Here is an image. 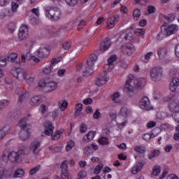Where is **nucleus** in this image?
I'll return each instance as SVG.
<instances>
[{
  "label": "nucleus",
  "instance_id": "obj_33",
  "mask_svg": "<svg viewBox=\"0 0 179 179\" xmlns=\"http://www.w3.org/2000/svg\"><path fill=\"white\" fill-rule=\"evenodd\" d=\"M19 155H29L30 153V150L26 146H22L18 150Z\"/></svg>",
  "mask_w": 179,
  "mask_h": 179
},
{
  "label": "nucleus",
  "instance_id": "obj_31",
  "mask_svg": "<svg viewBox=\"0 0 179 179\" xmlns=\"http://www.w3.org/2000/svg\"><path fill=\"white\" fill-rule=\"evenodd\" d=\"M24 176V171L22 169H18L15 171L13 178H22Z\"/></svg>",
  "mask_w": 179,
  "mask_h": 179
},
{
  "label": "nucleus",
  "instance_id": "obj_23",
  "mask_svg": "<svg viewBox=\"0 0 179 179\" xmlns=\"http://www.w3.org/2000/svg\"><path fill=\"white\" fill-rule=\"evenodd\" d=\"M179 86V79L178 78H173L171 83H170V90L171 92H176L177 90V87Z\"/></svg>",
  "mask_w": 179,
  "mask_h": 179
},
{
  "label": "nucleus",
  "instance_id": "obj_17",
  "mask_svg": "<svg viewBox=\"0 0 179 179\" xmlns=\"http://www.w3.org/2000/svg\"><path fill=\"white\" fill-rule=\"evenodd\" d=\"M60 169H62V178H68V177H69V171H68V164H66V161L62 162Z\"/></svg>",
  "mask_w": 179,
  "mask_h": 179
},
{
  "label": "nucleus",
  "instance_id": "obj_49",
  "mask_svg": "<svg viewBox=\"0 0 179 179\" xmlns=\"http://www.w3.org/2000/svg\"><path fill=\"white\" fill-rule=\"evenodd\" d=\"M101 170H103V164H100L95 167L94 174H100V173H101Z\"/></svg>",
  "mask_w": 179,
  "mask_h": 179
},
{
  "label": "nucleus",
  "instance_id": "obj_18",
  "mask_svg": "<svg viewBox=\"0 0 179 179\" xmlns=\"http://www.w3.org/2000/svg\"><path fill=\"white\" fill-rule=\"evenodd\" d=\"M120 20V15H115L110 17L108 20L107 29H113L115 26L116 22Z\"/></svg>",
  "mask_w": 179,
  "mask_h": 179
},
{
  "label": "nucleus",
  "instance_id": "obj_42",
  "mask_svg": "<svg viewBox=\"0 0 179 179\" xmlns=\"http://www.w3.org/2000/svg\"><path fill=\"white\" fill-rule=\"evenodd\" d=\"M75 146V142L71 140L66 146V152H69V150H72V148Z\"/></svg>",
  "mask_w": 179,
  "mask_h": 179
},
{
  "label": "nucleus",
  "instance_id": "obj_7",
  "mask_svg": "<svg viewBox=\"0 0 179 179\" xmlns=\"http://www.w3.org/2000/svg\"><path fill=\"white\" fill-rule=\"evenodd\" d=\"M150 76L154 82H159L163 78V68L155 66L150 71Z\"/></svg>",
  "mask_w": 179,
  "mask_h": 179
},
{
  "label": "nucleus",
  "instance_id": "obj_43",
  "mask_svg": "<svg viewBox=\"0 0 179 179\" xmlns=\"http://www.w3.org/2000/svg\"><path fill=\"white\" fill-rule=\"evenodd\" d=\"M117 61V55H113L108 59V64L114 65V62Z\"/></svg>",
  "mask_w": 179,
  "mask_h": 179
},
{
  "label": "nucleus",
  "instance_id": "obj_44",
  "mask_svg": "<svg viewBox=\"0 0 179 179\" xmlns=\"http://www.w3.org/2000/svg\"><path fill=\"white\" fill-rule=\"evenodd\" d=\"M103 69L105 71L103 72H106V73H107V72H110L112 71V69H114V65L108 63L104 66Z\"/></svg>",
  "mask_w": 179,
  "mask_h": 179
},
{
  "label": "nucleus",
  "instance_id": "obj_55",
  "mask_svg": "<svg viewBox=\"0 0 179 179\" xmlns=\"http://www.w3.org/2000/svg\"><path fill=\"white\" fill-rule=\"evenodd\" d=\"M17 8H19V4L16 2L11 3V9L13 12H16L17 10Z\"/></svg>",
  "mask_w": 179,
  "mask_h": 179
},
{
  "label": "nucleus",
  "instance_id": "obj_37",
  "mask_svg": "<svg viewBox=\"0 0 179 179\" xmlns=\"http://www.w3.org/2000/svg\"><path fill=\"white\" fill-rule=\"evenodd\" d=\"M41 169V166L36 165V166L31 168L29 171V175L30 176H34L36 173L40 171V169Z\"/></svg>",
  "mask_w": 179,
  "mask_h": 179
},
{
  "label": "nucleus",
  "instance_id": "obj_48",
  "mask_svg": "<svg viewBox=\"0 0 179 179\" xmlns=\"http://www.w3.org/2000/svg\"><path fill=\"white\" fill-rule=\"evenodd\" d=\"M84 153L85 155H87V156H89V155H92L93 153V150L92 149V147L90 145L85 147Z\"/></svg>",
  "mask_w": 179,
  "mask_h": 179
},
{
  "label": "nucleus",
  "instance_id": "obj_11",
  "mask_svg": "<svg viewBox=\"0 0 179 179\" xmlns=\"http://www.w3.org/2000/svg\"><path fill=\"white\" fill-rule=\"evenodd\" d=\"M38 57L39 58H44L50 55V48L45 45H42L37 51Z\"/></svg>",
  "mask_w": 179,
  "mask_h": 179
},
{
  "label": "nucleus",
  "instance_id": "obj_4",
  "mask_svg": "<svg viewBox=\"0 0 179 179\" xmlns=\"http://www.w3.org/2000/svg\"><path fill=\"white\" fill-rule=\"evenodd\" d=\"M18 127L21 128L19 134V138L22 141H27L30 138V129L31 126L27 124V117L22 118L18 123Z\"/></svg>",
  "mask_w": 179,
  "mask_h": 179
},
{
  "label": "nucleus",
  "instance_id": "obj_21",
  "mask_svg": "<svg viewBox=\"0 0 179 179\" xmlns=\"http://www.w3.org/2000/svg\"><path fill=\"white\" fill-rule=\"evenodd\" d=\"M169 110L172 111V113H177L179 110V101L178 100H175V101H171L169 103Z\"/></svg>",
  "mask_w": 179,
  "mask_h": 179
},
{
  "label": "nucleus",
  "instance_id": "obj_34",
  "mask_svg": "<svg viewBox=\"0 0 179 179\" xmlns=\"http://www.w3.org/2000/svg\"><path fill=\"white\" fill-rule=\"evenodd\" d=\"M41 101V96H33L31 99L30 105L31 106H36V104H37V103H38V101Z\"/></svg>",
  "mask_w": 179,
  "mask_h": 179
},
{
  "label": "nucleus",
  "instance_id": "obj_3",
  "mask_svg": "<svg viewBox=\"0 0 179 179\" xmlns=\"http://www.w3.org/2000/svg\"><path fill=\"white\" fill-rule=\"evenodd\" d=\"M134 82L135 87L136 89H142L146 83L145 78L134 79L132 74L129 75L127 80H126L125 90L129 92H134V86L131 85V83Z\"/></svg>",
  "mask_w": 179,
  "mask_h": 179
},
{
  "label": "nucleus",
  "instance_id": "obj_47",
  "mask_svg": "<svg viewBox=\"0 0 179 179\" xmlns=\"http://www.w3.org/2000/svg\"><path fill=\"white\" fill-rule=\"evenodd\" d=\"M120 115H122V117H124V118L127 117V115H128V108H125V107H122L120 109Z\"/></svg>",
  "mask_w": 179,
  "mask_h": 179
},
{
  "label": "nucleus",
  "instance_id": "obj_26",
  "mask_svg": "<svg viewBox=\"0 0 179 179\" xmlns=\"http://www.w3.org/2000/svg\"><path fill=\"white\" fill-rule=\"evenodd\" d=\"M10 131V127L9 126H6L0 129V142L8 135V132Z\"/></svg>",
  "mask_w": 179,
  "mask_h": 179
},
{
  "label": "nucleus",
  "instance_id": "obj_14",
  "mask_svg": "<svg viewBox=\"0 0 179 179\" xmlns=\"http://www.w3.org/2000/svg\"><path fill=\"white\" fill-rule=\"evenodd\" d=\"M108 80V77H107V73L103 72L100 74L99 77L96 78L95 84L96 86H103L106 85Z\"/></svg>",
  "mask_w": 179,
  "mask_h": 179
},
{
  "label": "nucleus",
  "instance_id": "obj_51",
  "mask_svg": "<svg viewBox=\"0 0 179 179\" xmlns=\"http://www.w3.org/2000/svg\"><path fill=\"white\" fill-rule=\"evenodd\" d=\"M65 1L69 6H75L78 4V0H65Z\"/></svg>",
  "mask_w": 179,
  "mask_h": 179
},
{
  "label": "nucleus",
  "instance_id": "obj_60",
  "mask_svg": "<svg viewBox=\"0 0 179 179\" xmlns=\"http://www.w3.org/2000/svg\"><path fill=\"white\" fill-rule=\"evenodd\" d=\"M83 104H85V106H87L89 104H92L93 103V99L92 98H87L83 100Z\"/></svg>",
  "mask_w": 179,
  "mask_h": 179
},
{
  "label": "nucleus",
  "instance_id": "obj_45",
  "mask_svg": "<svg viewBox=\"0 0 179 179\" xmlns=\"http://www.w3.org/2000/svg\"><path fill=\"white\" fill-rule=\"evenodd\" d=\"M162 171V169H160V166H155L152 169V174L153 176H159L160 174V172Z\"/></svg>",
  "mask_w": 179,
  "mask_h": 179
},
{
  "label": "nucleus",
  "instance_id": "obj_38",
  "mask_svg": "<svg viewBox=\"0 0 179 179\" xmlns=\"http://www.w3.org/2000/svg\"><path fill=\"white\" fill-rule=\"evenodd\" d=\"M83 108V104L82 103H77L76 105V112L75 115H80V113Z\"/></svg>",
  "mask_w": 179,
  "mask_h": 179
},
{
  "label": "nucleus",
  "instance_id": "obj_56",
  "mask_svg": "<svg viewBox=\"0 0 179 179\" xmlns=\"http://www.w3.org/2000/svg\"><path fill=\"white\" fill-rule=\"evenodd\" d=\"M164 150H165L166 153H170V152H171V150H173V145H171V144L166 145L164 148Z\"/></svg>",
  "mask_w": 179,
  "mask_h": 179
},
{
  "label": "nucleus",
  "instance_id": "obj_57",
  "mask_svg": "<svg viewBox=\"0 0 179 179\" xmlns=\"http://www.w3.org/2000/svg\"><path fill=\"white\" fill-rule=\"evenodd\" d=\"M38 87H47V83H45V80H41L38 84Z\"/></svg>",
  "mask_w": 179,
  "mask_h": 179
},
{
  "label": "nucleus",
  "instance_id": "obj_59",
  "mask_svg": "<svg viewBox=\"0 0 179 179\" xmlns=\"http://www.w3.org/2000/svg\"><path fill=\"white\" fill-rule=\"evenodd\" d=\"M173 117L175 120L176 122L179 123V111L173 113Z\"/></svg>",
  "mask_w": 179,
  "mask_h": 179
},
{
  "label": "nucleus",
  "instance_id": "obj_2",
  "mask_svg": "<svg viewBox=\"0 0 179 179\" xmlns=\"http://www.w3.org/2000/svg\"><path fill=\"white\" fill-rule=\"evenodd\" d=\"M10 73L18 80H25L28 85H33V82H34V75L26 72L23 69H13L10 71Z\"/></svg>",
  "mask_w": 179,
  "mask_h": 179
},
{
  "label": "nucleus",
  "instance_id": "obj_62",
  "mask_svg": "<svg viewBox=\"0 0 179 179\" xmlns=\"http://www.w3.org/2000/svg\"><path fill=\"white\" fill-rule=\"evenodd\" d=\"M154 127H156V122L150 121L148 123H147V128H154Z\"/></svg>",
  "mask_w": 179,
  "mask_h": 179
},
{
  "label": "nucleus",
  "instance_id": "obj_27",
  "mask_svg": "<svg viewBox=\"0 0 179 179\" xmlns=\"http://www.w3.org/2000/svg\"><path fill=\"white\" fill-rule=\"evenodd\" d=\"M8 162H9V158L6 155V154L3 153L0 157V167H6V166H8Z\"/></svg>",
  "mask_w": 179,
  "mask_h": 179
},
{
  "label": "nucleus",
  "instance_id": "obj_64",
  "mask_svg": "<svg viewBox=\"0 0 179 179\" xmlns=\"http://www.w3.org/2000/svg\"><path fill=\"white\" fill-rule=\"evenodd\" d=\"M175 54L176 57H177V58H179V44L176 45L175 47Z\"/></svg>",
  "mask_w": 179,
  "mask_h": 179
},
{
  "label": "nucleus",
  "instance_id": "obj_46",
  "mask_svg": "<svg viewBox=\"0 0 179 179\" xmlns=\"http://www.w3.org/2000/svg\"><path fill=\"white\" fill-rule=\"evenodd\" d=\"M134 20H138L139 17H141V10L136 8L133 14Z\"/></svg>",
  "mask_w": 179,
  "mask_h": 179
},
{
  "label": "nucleus",
  "instance_id": "obj_53",
  "mask_svg": "<svg viewBox=\"0 0 179 179\" xmlns=\"http://www.w3.org/2000/svg\"><path fill=\"white\" fill-rule=\"evenodd\" d=\"M72 44L71 43V42L69 41H66L64 43H63L62 47L64 48V50H70Z\"/></svg>",
  "mask_w": 179,
  "mask_h": 179
},
{
  "label": "nucleus",
  "instance_id": "obj_25",
  "mask_svg": "<svg viewBox=\"0 0 179 179\" xmlns=\"http://www.w3.org/2000/svg\"><path fill=\"white\" fill-rule=\"evenodd\" d=\"M58 87V84L55 81H49L46 83V89L48 92H54Z\"/></svg>",
  "mask_w": 179,
  "mask_h": 179
},
{
  "label": "nucleus",
  "instance_id": "obj_12",
  "mask_svg": "<svg viewBox=\"0 0 179 179\" xmlns=\"http://www.w3.org/2000/svg\"><path fill=\"white\" fill-rule=\"evenodd\" d=\"M40 148H41L40 141H34L31 143L29 149V151L33 153V155H37L41 150Z\"/></svg>",
  "mask_w": 179,
  "mask_h": 179
},
{
  "label": "nucleus",
  "instance_id": "obj_24",
  "mask_svg": "<svg viewBox=\"0 0 179 179\" xmlns=\"http://www.w3.org/2000/svg\"><path fill=\"white\" fill-rule=\"evenodd\" d=\"M73 24H76L78 26V30H82L85 26H86V22L85 20H81L80 17H78L74 21H73Z\"/></svg>",
  "mask_w": 179,
  "mask_h": 179
},
{
  "label": "nucleus",
  "instance_id": "obj_36",
  "mask_svg": "<svg viewBox=\"0 0 179 179\" xmlns=\"http://www.w3.org/2000/svg\"><path fill=\"white\" fill-rule=\"evenodd\" d=\"M3 177H5L6 178H10L12 176L10 175V173H9V172H8V171L1 170L0 171V179H3Z\"/></svg>",
  "mask_w": 179,
  "mask_h": 179
},
{
  "label": "nucleus",
  "instance_id": "obj_41",
  "mask_svg": "<svg viewBox=\"0 0 179 179\" xmlns=\"http://www.w3.org/2000/svg\"><path fill=\"white\" fill-rule=\"evenodd\" d=\"M53 69H54V67L50 65L49 66H47L43 69V73H44V75H50V73L52 72Z\"/></svg>",
  "mask_w": 179,
  "mask_h": 179
},
{
  "label": "nucleus",
  "instance_id": "obj_5",
  "mask_svg": "<svg viewBox=\"0 0 179 179\" xmlns=\"http://www.w3.org/2000/svg\"><path fill=\"white\" fill-rule=\"evenodd\" d=\"M177 30H178V27H177L176 24H171L168 27L162 26L161 31L157 36V40L160 41L165 38V37H167V36H171V34H174Z\"/></svg>",
  "mask_w": 179,
  "mask_h": 179
},
{
  "label": "nucleus",
  "instance_id": "obj_52",
  "mask_svg": "<svg viewBox=\"0 0 179 179\" xmlns=\"http://www.w3.org/2000/svg\"><path fill=\"white\" fill-rule=\"evenodd\" d=\"M9 104L8 100L0 101V110H2L4 107H6Z\"/></svg>",
  "mask_w": 179,
  "mask_h": 179
},
{
  "label": "nucleus",
  "instance_id": "obj_61",
  "mask_svg": "<svg viewBox=\"0 0 179 179\" xmlns=\"http://www.w3.org/2000/svg\"><path fill=\"white\" fill-rule=\"evenodd\" d=\"M59 110H55L52 112H50V114L51 117H52V118H57V117H58V115L59 114Z\"/></svg>",
  "mask_w": 179,
  "mask_h": 179
},
{
  "label": "nucleus",
  "instance_id": "obj_54",
  "mask_svg": "<svg viewBox=\"0 0 179 179\" xmlns=\"http://www.w3.org/2000/svg\"><path fill=\"white\" fill-rule=\"evenodd\" d=\"M153 96H154L155 100H159V99L162 97V93L160 92V91H155Z\"/></svg>",
  "mask_w": 179,
  "mask_h": 179
},
{
  "label": "nucleus",
  "instance_id": "obj_6",
  "mask_svg": "<svg viewBox=\"0 0 179 179\" xmlns=\"http://www.w3.org/2000/svg\"><path fill=\"white\" fill-rule=\"evenodd\" d=\"M45 13L48 19L50 20H58L61 18V10L58 7L50 6L45 8Z\"/></svg>",
  "mask_w": 179,
  "mask_h": 179
},
{
  "label": "nucleus",
  "instance_id": "obj_9",
  "mask_svg": "<svg viewBox=\"0 0 179 179\" xmlns=\"http://www.w3.org/2000/svg\"><path fill=\"white\" fill-rule=\"evenodd\" d=\"M18 37L20 40H26L29 38V27L27 25H22L20 27Z\"/></svg>",
  "mask_w": 179,
  "mask_h": 179
},
{
  "label": "nucleus",
  "instance_id": "obj_8",
  "mask_svg": "<svg viewBox=\"0 0 179 179\" xmlns=\"http://www.w3.org/2000/svg\"><path fill=\"white\" fill-rule=\"evenodd\" d=\"M15 93L18 96L19 103H23V101H26L30 97V94L23 87H18L15 90Z\"/></svg>",
  "mask_w": 179,
  "mask_h": 179
},
{
  "label": "nucleus",
  "instance_id": "obj_22",
  "mask_svg": "<svg viewBox=\"0 0 179 179\" xmlns=\"http://www.w3.org/2000/svg\"><path fill=\"white\" fill-rule=\"evenodd\" d=\"M20 115V110H12L8 115V120L10 122L11 121H13L16 120Z\"/></svg>",
  "mask_w": 179,
  "mask_h": 179
},
{
  "label": "nucleus",
  "instance_id": "obj_29",
  "mask_svg": "<svg viewBox=\"0 0 179 179\" xmlns=\"http://www.w3.org/2000/svg\"><path fill=\"white\" fill-rule=\"evenodd\" d=\"M157 54L161 59H164L167 55V48L166 47L161 48L158 50Z\"/></svg>",
  "mask_w": 179,
  "mask_h": 179
},
{
  "label": "nucleus",
  "instance_id": "obj_15",
  "mask_svg": "<svg viewBox=\"0 0 179 179\" xmlns=\"http://www.w3.org/2000/svg\"><path fill=\"white\" fill-rule=\"evenodd\" d=\"M110 45H111V41H110V38H106L103 39L101 41V45L99 47L100 52L103 53V52L107 51V50H108V48H110Z\"/></svg>",
  "mask_w": 179,
  "mask_h": 179
},
{
  "label": "nucleus",
  "instance_id": "obj_19",
  "mask_svg": "<svg viewBox=\"0 0 179 179\" xmlns=\"http://www.w3.org/2000/svg\"><path fill=\"white\" fill-rule=\"evenodd\" d=\"M122 50L124 54H126L127 55H129V54H132L134 51H135L134 45L131 43H127L125 46H122Z\"/></svg>",
  "mask_w": 179,
  "mask_h": 179
},
{
  "label": "nucleus",
  "instance_id": "obj_40",
  "mask_svg": "<svg viewBox=\"0 0 179 179\" xmlns=\"http://www.w3.org/2000/svg\"><path fill=\"white\" fill-rule=\"evenodd\" d=\"M16 58H17V53H10L7 57V59L10 62H15L16 60Z\"/></svg>",
  "mask_w": 179,
  "mask_h": 179
},
{
  "label": "nucleus",
  "instance_id": "obj_35",
  "mask_svg": "<svg viewBox=\"0 0 179 179\" xmlns=\"http://www.w3.org/2000/svg\"><path fill=\"white\" fill-rule=\"evenodd\" d=\"M159 155H160V150H155L150 152L148 154V159H154V157H156L157 156H159Z\"/></svg>",
  "mask_w": 179,
  "mask_h": 179
},
{
  "label": "nucleus",
  "instance_id": "obj_39",
  "mask_svg": "<svg viewBox=\"0 0 179 179\" xmlns=\"http://www.w3.org/2000/svg\"><path fill=\"white\" fill-rule=\"evenodd\" d=\"M58 106H59V108H60L61 111H64L68 106V102L66 101H59L58 103Z\"/></svg>",
  "mask_w": 179,
  "mask_h": 179
},
{
  "label": "nucleus",
  "instance_id": "obj_20",
  "mask_svg": "<svg viewBox=\"0 0 179 179\" xmlns=\"http://www.w3.org/2000/svg\"><path fill=\"white\" fill-rule=\"evenodd\" d=\"M143 166H145V162H136L131 169L132 174H137L139 173V171L143 169Z\"/></svg>",
  "mask_w": 179,
  "mask_h": 179
},
{
  "label": "nucleus",
  "instance_id": "obj_28",
  "mask_svg": "<svg viewBox=\"0 0 179 179\" xmlns=\"http://www.w3.org/2000/svg\"><path fill=\"white\" fill-rule=\"evenodd\" d=\"M120 97H121L120 92H115L111 95L110 99L112 101H113V103L115 104H121V100H120Z\"/></svg>",
  "mask_w": 179,
  "mask_h": 179
},
{
  "label": "nucleus",
  "instance_id": "obj_63",
  "mask_svg": "<svg viewBox=\"0 0 179 179\" xmlns=\"http://www.w3.org/2000/svg\"><path fill=\"white\" fill-rule=\"evenodd\" d=\"M86 176H87V173H86V171H81L78 173V177L80 179L85 178Z\"/></svg>",
  "mask_w": 179,
  "mask_h": 179
},
{
  "label": "nucleus",
  "instance_id": "obj_1",
  "mask_svg": "<svg viewBox=\"0 0 179 179\" xmlns=\"http://www.w3.org/2000/svg\"><path fill=\"white\" fill-rule=\"evenodd\" d=\"M96 61H97V55H91L87 60V66L85 67L83 64H78L76 71L80 73H83V76H89L93 73V66H94Z\"/></svg>",
  "mask_w": 179,
  "mask_h": 179
},
{
  "label": "nucleus",
  "instance_id": "obj_13",
  "mask_svg": "<svg viewBox=\"0 0 179 179\" xmlns=\"http://www.w3.org/2000/svg\"><path fill=\"white\" fill-rule=\"evenodd\" d=\"M8 160L11 162V163H20L22 162V158L19 155V152L11 151L8 155Z\"/></svg>",
  "mask_w": 179,
  "mask_h": 179
},
{
  "label": "nucleus",
  "instance_id": "obj_50",
  "mask_svg": "<svg viewBox=\"0 0 179 179\" xmlns=\"http://www.w3.org/2000/svg\"><path fill=\"white\" fill-rule=\"evenodd\" d=\"M99 143L101 145H108V138H106V137H101L99 140Z\"/></svg>",
  "mask_w": 179,
  "mask_h": 179
},
{
  "label": "nucleus",
  "instance_id": "obj_16",
  "mask_svg": "<svg viewBox=\"0 0 179 179\" xmlns=\"http://www.w3.org/2000/svg\"><path fill=\"white\" fill-rule=\"evenodd\" d=\"M45 127V135H48V136H51L52 134H54V125L52 124V122H46L44 124Z\"/></svg>",
  "mask_w": 179,
  "mask_h": 179
},
{
  "label": "nucleus",
  "instance_id": "obj_58",
  "mask_svg": "<svg viewBox=\"0 0 179 179\" xmlns=\"http://www.w3.org/2000/svg\"><path fill=\"white\" fill-rule=\"evenodd\" d=\"M87 131V126L86 124H83L80 127V134H85Z\"/></svg>",
  "mask_w": 179,
  "mask_h": 179
},
{
  "label": "nucleus",
  "instance_id": "obj_30",
  "mask_svg": "<svg viewBox=\"0 0 179 179\" xmlns=\"http://www.w3.org/2000/svg\"><path fill=\"white\" fill-rule=\"evenodd\" d=\"M95 135L96 133L94 131H90L85 136H84V142H90V141H93V138H94Z\"/></svg>",
  "mask_w": 179,
  "mask_h": 179
},
{
  "label": "nucleus",
  "instance_id": "obj_10",
  "mask_svg": "<svg viewBox=\"0 0 179 179\" xmlns=\"http://www.w3.org/2000/svg\"><path fill=\"white\" fill-rule=\"evenodd\" d=\"M139 106L143 110H146V111H149V110H152L153 108L152 105H150L149 98L146 96L141 99Z\"/></svg>",
  "mask_w": 179,
  "mask_h": 179
},
{
  "label": "nucleus",
  "instance_id": "obj_32",
  "mask_svg": "<svg viewBox=\"0 0 179 179\" xmlns=\"http://www.w3.org/2000/svg\"><path fill=\"white\" fill-rule=\"evenodd\" d=\"M134 150L137 153H140V155H143V153H145V152H146V148H145V147H143L141 145L134 146Z\"/></svg>",
  "mask_w": 179,
  "mask_h": 179
}]
</instances>
